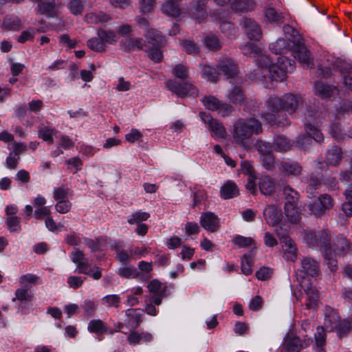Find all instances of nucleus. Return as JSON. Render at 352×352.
Returning <instances> with one entry per match:
<instances>
[{
    "instance_id": "obj_1",
    "label": "nucleus",
    "mask_w": 352,
    "mask_h": 352,
    "mask_svg": "<svg viewBox=\"0 0 352 352\" xmlns=\"http://www.w3.org/2000/svg\"><path fill=\"white\" fill-rule=\"evenodd\" d=\"M302 104V98L292 94L285 95L281 99L277 97H270L267 102V107L269 111L265 113L263 117L271 125H280L281 123L276 120V113L283 110L289 114H292L297 111Z\"/></svg>"
},
{
    "instance_id": "obj_2",
    "label": "nucleus",
    "mask_w": 352,
    "mask_h": 352,
    "mask_svg": "<svg viewBox=\"0 0 352 352\" xmlns=\"http://www.w3.org/2000/svg\"><path fill=\"white\" fill-rule=\"evenodd\" d=\"M294 61L280 56L278 58L277 64H271L268 56L261 55L258 59V69L261 72V76L265 77L269 74L272 80L283 81L285 79L287 73L294 69Z\"/></svg>"
},
{
    "instance_id": "obj_3",
    "label": "nucleus",
    "mask_w": 352,
    "mask_h": 352,
    "mask_svg": "<svg viewBox=\"0 0 352 352\" xmlns=\"http://www.w3.org/2000/svg\"><path fill=\"white\" fill-rule=\"evenodd\" d=\"M271 50L276 54H281L291 51L293 56L298 60L305 68L311 67L313 65V58L306 47L300 41H287L285 39H278L271 47Z\"/></svg>"
},
{
    "instance_id": "obj_4",
    "label": "nucleus",
    "mask_w": 352,
    "mask_h": 352,
    "mask_svg": "<svg viewBox=\"0 0 352 352\" xmlns=\"http://www.w3.org/2000/svg\"><path fill=\"white\" fill-rule=\"evenodd\" d=\"M261 131V123L255 119L239 120L234 125L233 138L237 144L248 148L252 135L258 134Z\"/></svg>"
},
{
    "instance_id": "obj_5",
    "label": "nucleus",
    "mask_w": 352,
    "mask_h": 352,
    "mask_svg": "<svg viewBox=\"0 0 352 352\" xmlns=\"http://www.w3.org/2000/svg\"><path fill=\"white\" fill-rule=\"evenodd\" d=\"M145 36L148 40L146 50L150 58L155 62H160L162 59L160 48L164 45V38L155 29L148 30Z\"/></svg>"
},
{
    "instance_id": "obj_6",
    "label": "nucleus",
    "mask_w": 352,
    "mask_h": 352,
    "mask_svg": "<svg viewBox=\"0 0 352 352\" xmlns=\"http://www.w3.org/2000/svg\"><path fill=\"white\" fill-rule=\"evenodd\" d=\"M167 88L179 97L187 96H197L198 95L197 89L192 84L185 82L183 85L177 84L174 80H168L166 82Z\"/></svg>"
},
{
    "instance_id": "obj_7",
    "label": "nucleus",
    "mask_w": 352,
    "mask_h": 352,
    "mask_svg": "<svg viewBox=\"0 0 352 352\" xmlns=\"http://www.w3.org/2000/svg\"><path fill=\"white\" fill-rule=\"evenodd\" d=\"M205 107L211 111H217L222 116H226L232 112V107L221 103L217 98L212 96H205L202 100Z\"/></svg>"
},
{
    "instance_id": "obj_8",
    "label": "nucleus",
    "mask_w": 352,
    "mask_h": 352,
    "mask_svg": "<svg viewBox=\"0 0 352 352\" xmlns=\"http://www.w3.org/2000/svg\"><path fill=\"white\" fill-rule=\"evenodd\" d=\"M199 116L204 122L208 124L212 133V136L217 139H223L226 136V131L224 126L217 120L212 119L205 112H200Z\"/></svg>"
},
{
    "instance_id": "obj_9",
    "label": "nucleus",
    "mask_w": 352,
    "mask_h": 352,
    "mask_svg": "<svg viewBox=\"0 0 352 352\" xmlns=\"http://www.w3.org/2000/svg\"><path fill=\"white\" fill-rule=\"evenodd\" d=\"M304 348L302 340L293 334H287L282 345V351L284 352H300Z\"/></svg>"
},
{
    "instance_id": "obj_10",
    "label": "nucleus",
    "mask_w": 352,
    "mask_h": 352,
    "mask_svg": "<svg viewBox=\"0 0 352 352\" xmlns=\"http://www.w3.org/2000/svg\"><path fill=\"white\" fill-rule=\"evenodd\" d=\"M200 224L206 230L214 232L219 228V219L212 212H204L200 217Z\"/></svg>"
},
{
    "instance_id": "obj_11",
    "label": "nucleus",
    "mask_w": 352,
    "mask_h": 352,
    "mask_svg": "<svg viewBox=\"0 0 352 352\" xmlns=\"http://www.w3.org/2000/svg\"><path fill=\"white\" fill-rule=\"evenodd\" d=\"M333 248L336 254L345 256L352 250V244L346 237L340 235L333 241Z\"/></svg>"
},
{
    "instance_id": "obj_12",
    "label": "nucleus",
    "mask_w": 352,
    "mask_h": 352,
    "mask_svg": "<svg viewBox=\"0 0 352 352\" xmlns=\"http://www.w3.org/2000/svg\"><path fill=\"white\" fill-rule=\"evenodd\" d=\"M301 267L300 272L311 277H317L320 274L319 263L310 257H305L301 261Z\"/></svg>"
},
{
    "instance_id": "obj_13",
    "label": "nucleus",
    "mask_w": 352,
    "mask_h": 352,
    "mask_svg": "<svg viewBox=\"0 0 352 352\" xmlns=\"http://www.w3.org/2000/svg\"><path fill=\"white\" fill-rule=\"evenodd\" d=\"M263 215L266 222L272 226L278 225L282 220V212L276 206H268L263 211Z\"/></svg>"
},
{
    "instance_id": "obj_14",
    "label": "nucleus",
    "mask_w": 352,
    "mask_h": 352,
    "mask_svg": "<svg viewBox=\"0 0 352 352\" xmlns=\"http://www.w3.org/2000/svg\"><path fill=\"white\" fill-rule=\"evenodd\" d=\"M284 211L286 218L291 223L297 224L300 221L301 212L298 204H285Z\"/></svg>"
},
{
    "instance_id": "obj_15",
    "label": "nucleus",
    "mask_w": 352,
    "mask_h": 352,
    "mask_svg": "<svg viewBox=\"0 0 352 352\" xmlns=\"http://www.w3.org/2000/svg\"><path fill=\"white\" fill-rule=\"evenodd\" d=\"M218 69L226 76L227 78H234L239 72L237 65L230 59L221 61L218 65Z\"/></svg>"
},
{
    "instance_id": "obj_16",
    "label": "nucleus",
    "mask_w": 352,
    "mask_h": 352,
    "mask_svg": "<svg viewBox=\"0 0 352 352\" xmlns=\"http://www.w3.org/2000/svg\"><path fill=\"white\" fill-rule=\"evenodd\" d=\"M243 24L250 40L259 41L261 38V28L254 21L246 19L243 21Z\"/></svg>"
},
{
    "instance_id": "obj_17",
    "label": "nucleus",
    "mask_w": 352,
    "mask_h": 352,
    "mask_svg": "<svg viewBox=\"0 0 352 352\" xmlns=\"http://www.w3.org/2000/svg\"><path fill=\"white\" fill-rule=\"evenodd\" d=\"M280 243L285 248L287 259L294 261L297 258V248L292 239L288 236H283L280 237Z\"/></svg>"
},
{
    "instance_id": "obj_18",
    "label": "nucleus",
    "mask_w": 352,
    "mask_h": 352,
    "mask_svg": "<svg viewBox=\"0 0 352 352\" xmlns=\"http://www.w3.org/2000/svg\"><path fill=\"white\" fill-rule=\"evenodd\" d=\"M306 294L307 301L305 307L307 309H316L319 300V292L318 289L311 285L304 289Z\"/></svg>"
},
{
    "instance_id": "obj_19",
    "label": "nucleus",
    "mask_w": 352,
    "mask_h": 352,
    "mask_svg": "<svg viewBox=\"0 0 352 352\" xmlns=\"http://www.w3.org/2000/svg\"><path fill=\"white\" fill-rule=\"evenodd\" d=\"M220 194L223 199H228L238 196L239 190L234 182L228 181L221 188Z\"/></svg>"
},
{
    "instance_id": "obj_20",
    "label": "nucleus",
    "mask_w": 352,
    "mask_h": 352,
    "mask_svg": "<svg viewBox=\"0 0 352 352\" xmlns=\"http://www.w3.org/2000/svg\"><path fill=\"white\" fill-rule=\"evenodd\" d=\"M258 187L261 192L264 195H272L275 192V184L269 176H264L259 179Z\"/></svg>"
},
{
    "instance_id": "obj_21",
    "label": "nucleus",
    "mask_w": 352,
    "mask_h": 352,
    "mask_svg": "<svg viewBox=\"0 0 352 352\" xmlns=\"http://www.w3.org/2000/svg\"><path fill=\"white\" fill-rule=\"evenodd\" d=\"M283 199L285 200V204H298L300 194L289 185H284L283 186Z\"/></svg>"
},
{
    "instance_id": "obj_22",
    "label": "nucleus",
    "mask_w": 352,
    "mask_h": 352,
    "mask_svg": "<svg viewBox=\"0 0 352 352\" xmlns=\"http://www.w3.org/2000/svg\"><path fill=\"white\" fill-rule=\"evenodd\" d=\"M331 234L327 230H322L318 233V245L323 249L324 253L331 251Z\"/></svg>"
},
{
    "instance_id": "obj_23",
    "label": "nucleus",
    "mask_w": 352,
    "mask_h": 352,
    "mask_svg": "<svg viewBox=\"0 0 352 352\" xmlns=\"http://www.w3.org/2000/svg\"><path fill=\"white\" fill-rule=\"evenodd\" d=\"M180 1L181 0H166V3L162 8L163 12L173 17L179 16L180 10L178 2Z\"/></svg>"
},
{
    "instance_id": "obj_24",
    "label": "nucleus",
    "mask_w": 352,
    "mask_h": 352,
    "mask_svg": "<svg viewBox=\"0 0 352 352\" xmlns=\"http://www.w3.org/2000/svg\"><path fill=\"white\" fill-rule=\"evenodd\" d=\"M314 89L315 94L322 98H329L337 92V89L335 87H331L322 82L316 83Z\"/></svg>"
},
{
    "instance_id": "obj_25",
    "label": "nucleus",
    "mask_w": 352,
    "mask_h": 352,
    "mask_svg": "<svg viewBox=\"0 0 352 352\" xmlns=\"http://www.w3.org/2000/svg\"><path fill=\"white\" fill-rule=\"evenodd\" d=\"M280 168L286 174L294 176L300 175L302 170V166L297 162H281Z\"/></svg>"
},
{
    "instance_id": "obj_26",
    "label": "nucleus",
    "mask_w": 352,
    "mask_h": 352,
    "mask_svg": "<svg viewBox=\"0 0 352 352\" xmlns=\"http://www.w3.org/2000/svg\"><path fill=\"white\" fill-rule=\"evenodd\" d=\"M334 330L340 338H343L352 331L351 322L349 320L342 319Z\"/></svg>"
},
{
    "instance_id": "obj_27",
    "label": "nucleus",
    "mask_w": 352,
    "mask_h": 352,
    "mask_svg": "<svg viewBox=\"0 0 352 352\" xmlns=\"http://www.w3.org/2000/svg\"><path fill=\"white\" fill-rule=\"evenodd\" d=\"M254 6L252 0H236L232 5V8L236 12H246L253 10Z\"/></svg>"
},
{
    "instance_id": "obj_28",
    "label": "nucleus",
    "mask_w": 352,
    "mask_h": 352,
    "mask_svg": "<svg viewBox=\"0 0 352 352\" xmlns=\"http://www.w3.org/2000/svg\"><path fill=\"white\" fill-rule=\"evenodd\" d=\"M98 37L103 40L104 44H113L118 41L117 34L112 30H105L104 29L100 28L97 33Z\"/></svg>"
},
{
    "instance_id": "obj_29",
    "label": "nucleus",
    "mask_w": 352,
    "mask_h": 352,
    "mask_svg": "<svg viewBox=\"0 0 352 352\" xmlns=\"http://www.w3.org/2000/svg\"><path fill=\"white\" fill-rule=\"evenodd\" d=\"M129 318L128 324L133 329H137L142 322V315L136 309H130L126 311Z\"/></svg>"
},
{
    "instance_id": "obj_30",
    "label": "nucleus",
    "mask_w": 352,
    "mask_h": 352,
    "mask_svg": "<svg viewBox=\"0 0 352 352\" xmlns=\"http://www.w3.org/2000/svg\"><path fill=\"white\" fill-rule=\"evenodd\" d=\"M125 50L131 51L135 50H143L144 47L147 48V45L142 43V38H131L127 39L123 44Z\"/></svg>"
},
{
    "instance_id": "obj_31",
    "label": "nucleus",
    "mask_w": 352,
    "mask_h": 352,
    "mask_svg": "<svg viewBox=\"0 0 352 352\" xmlns=\"http://www.w3.org/2000/svg\"><path fill=\"white\" fill-rule=\"evenodd\" d=\"M204 5L205 0H197V5L192 11V17L198 22H201L206 16V10L203 7Z\"/></svg>"
},
{
    "instance_id": "obj_32",
    "label": "nucleus",
    "mask_w": 352,
    "mask_h": 352,
    "mask_svg": "<svg viewBox=\"0 0 352 352\" xmlns=\"http://www.w3.org/2000/svg\"><path fill=\"white\" fill-rule=\"evenodd\" d=\"M341 160V155H329L324 160H321L318 162V168L326 169L329 166H336Z\"/></svg>"
},
{
    "instance_id": "obj_33",
    "label": "nucleus",
    "mask_w": 352,
    "mask_h": 352,
    "mask_svg": "<svg viewBox=\"0 0 352 352\" xmlns=\"http://www.w3.org/2000/svg\"><path fill=\"white\" fill-rule=\"evenodd\" d=\"M342 320L338 312L331 310L326 316L325 322L327 325H329L332 330H334Z\"/></svg>"
},
{
    "instance_id": "obj_34",
    "label": "nucleus",
    "mask_w": 352,
    "mask_h": 352,
    "mask_svg": "<svg viewBox=\"0 0 352 352\" xmlns=\"http://www.w3.org/2000/svg\"><path fill=\"white\" fill-rule=\"evenodd\" d=\"M305 129L308 135L316 142H320L323 140L324 137L322 133L316 126H312L311 123H306Z\"/></svg>"
},
{
    "instance_id": "obj_35",
    "label": "nucleus",
    "mask_w": 352,
    "mask_h": 352,
    "mask_svg": "<svg viewBox=\"0 0 352 352\" xmlns=\"http://www.w3.org/2000/svg\"><path fill=\"white\" fill-rule=\"evenodd\" d=\"M34 217L36 219H42L44 218V198L38 197L34 201Z\"/></svg>"
},
{
    "instance_id": "obj_36",
    "label": "nucleus",
    "mask_w": 352,
    "mask_h": 352,
    "mask_svg": "<svg viewBox=\"0 0 352 352\" xmlns=\"http://www.w3.org/2000/svg\"><path fill=\"white\" fill-rule=\"evenodd\" d=\"M327 333L326 331L322 327H318L317 331L315 333V341L316 345L319 349H324V346L326 344Z\"/></svg>"
},
{
    "instance_id": "obj_37",
    "label": "nucleus",
    "mask_w": 352,
    "mask_h": 352,
    "mask_svg": "<svg viewBox=\"0 0 352 352\" xmlns=\"http://www.w3.org/2000/svg\"><path fill=\"white\" fill-rule=\"evenodd\" d=\"M87 46L95 52H103L105 50L106 45L100 37L91 38L87 41Z\"/></svg>"
},
{
    "instance_id": "obj_38",
    "label": "nucleus",
    "mask_w": 352,
    "mask_h": 352,
    "mask_svg": "<svg viewBox=\"0 0 352 352\" xmlns=\"http://www.w3.org/2000/svg\"><path fill=\"white\" fill-rule=\"evenodd\" d=\"M219 74L214 68L208 65H205L203 67L202 77L208 80L215 82L218 80Z\"/></svg>"
},
{
    "instance_id": "obj_39",
    "label": "nucleus",
    "mask_w": 352,
    "mask_h": 352,
    "mask_svg": "<svg viewBox=\"0 0 352 352\" xmlns=\"http://www.w3.org/2000/svg\"><path fill=\"white\" fill-rule=\"evenodd\" d=\"M205 45L210 50H217L221 45L217 37L213 34L208 35L204 39Z\"/></svg>"
},
{
    "instance_id": "obj_40",
    "label": "nucleus",
    "mask_w": 352,
    "mask_h": 352,
    "mask_svg": "<svg viewBox=\"0 0 352 352\" xmlns=\"http://www.w3.org/2000/svg\"><path fill=\"white\" fill-rule=\"evenodd\" d=\"M69 193V188L67 186L63 185L54 190V198L56 201L67 200Z\"/></svg>"
},
{
    "instance_id": "obj_41",
    "label": "nucleus",
    "mask_w": 352,
    "mask_h": 352,
    "mask_svg": "<svg viewBox=\"0 0 352 352\" xmlns=\"http://www.w3.org/2000/svg\"><path fill=\"white\" fill-rule=\"evenodd\" d=\"M290 143L286 138L279 137L275 141L276 149L274 151L286 152L290 148Z\"/></svg>"
},
{
    "instance_id": "obj_42",
    "label": "nucleus",
    "mask_w": 352,
    "mask_h": 352,
    "mask_svg": "<svg viewBox=\"0 0 352 352\" xmlns=\"http://www.w3.org/2000/svg\"><path fill=\"white\" fill-rule=\"evenodd\" d=\"M45 226L52 231L60 230L63 225L60 223L56 224L55 221L50 217V210L45 208Z\"/></svg>"
},
{
    "instance_id": "obj_43",
    "label": "nucleus",
    "mask_w": 352,
    "mask_h": 352,
    "mask_svg": "<svg viewBox=\"0 0 352 352\" xmlns=\"http://www.w3.org/2000/svg\"><path fill=\"white\" fill-rule=\"evenodd\" d=\"M232 242L239 248H246L252 245L254 243V240L250 237L237 235L234 237Z\"/></svg>"
},
{
    "instance_id": "obj_44",
    "label": "nucleus",
    "mask_w": 352,
    "mask_h": 352,
    "mask_svg": "<svg viewBox=\"0 0 352 352\" xmlns=\"http://www.w3.org/2000/svg\"><path fill=\"white\" fill-rule=\"evenodd\" d=\"M150 217V214L145 212H136L132 214L131 219L128 220L129 223H140L142 221H146Z\"/></svg>"
},
{
    "instance_id": "obj_45",
    "label": "nucleus",
    "mask_w": 352,
    "mask_h": 352,
    "mask_svg": "<svg viewBox=\"0 0 352 352\" xmlns=\"http://www.w3.org/2000/svg\"><path fill=\"white\" fill-rule=\"evenodd\" d=\"M59 41L61 45L66 46L69 49L76 47L79 43L76 39L71 38L67 34H63L60 36Z\"/></svg>"
},
{
    "instance_id": "obj_46",
    "label": "nucleus",
    "mask_w": 352,
    "mask_h": 352,
    "mask_svg": "<svg viewBox=\"0 0 352 352\" xmlns=\"http://www.w3.org/2000/svg\"><path fill=\"white\" fill-rule=\"evenodd\" d=\"M318 201L323 206L324 210H330L333 208L334 204V201L331 195L327 194L321 195L318 199Z\"/></svg>"
},
{
    "instance_id": "obj_47",
    "label": "nucleus",
    "mask_w": 352,
    "mask_h": 352,
    "mask_svg": "<svg viewBox=\"0 0 352 352\" xmlns=\"http://www.w3.org/2000/svg\"><path fill=\"white\" fill-rule=\"evenodd\" d=\"M230 100L233 103H240L243 100V94L241 89L236 87L233 89L231 93L228 95Z\"/></svg>"
},
{
    "instance_id": "obj_48",
    "label": "nucleus",
    "mask_w": 352,
    "mask_h": 352,
    "mask_svg": "<svg viewBox=\"0 0 352 352\" xmlns=\"http://www.w3.org/2000/svg\"><path fill=\"white\" fill-rule=\"evenodd\" d=\"M173 74L178 78L186 79L188 75V68L181 64L177 65L173 69Z\"/></svg>"
},
{
    "instance_id": "obj_49",
    "label": "nucleus",
    "mask_w": 352,
    "mask_h": 352,
    "mask_svg": "<svg viewBox=\"0 0 352 352\" xmlns=\"http://www.w3.org/2000/svg\"><path fill=\"white\" fill-rule=\"evenodd\" d=\"M324 259L329 268L332 272H336L338 266L337 260L332 256L331 251L324 253Z\"/></svg>"
},
{
    "instance_id": "obj_50",
    "label": "nucleus",
    "mask_w": 352,
    "mask_h": 352,
    "mask_svg": "<svg viewBox=\"0 0 352 352\" xmlns=\"http://www.w3.org/2000/svg\"><path fill=\"white\" fill-rule=\"evenodd\" d=\"M88 329L92 333H102L104 329V322L100 320H91L89 324Z\"/></svg>"
},
{
    "instance_id": "obj_51",
    "label": "nucleus",
    "mask_w": 352,
    "mask_h": 352,
    "mask_svg": "<svg viewBox=\"0 0 352 352\" xmlns=\"http://www.w3.org/2000/svg\"><path fill=\"white\" fill-rule=\"evenodd\" d=\"M265 16L270 22H278L282 19V16L273 8H268L265 11Z\"/></svg>"
},
{
    "instance_id": "obj_52",
    "label": "nucleus",
    "mask_w": 352,
    "mask_h": 352,
    "mask_svg": "<svg viewBox=\"0 0 352 352\" xmlns=\"http://www.w3.org/2000/svg\"><path fill=\"white\" fill-rule=\"evenodd\" d=\"M119 274L126 278H138L139 272L135 267H123L120 269Z\"/></svg>"
},
{
    "instance_id": "obj_53",
    "label": "nucleus",
    "mask_w": 352,
    "mask_h": 352,
    "mask_svg": "<svg viewBox=\"0 0 352 352\" xmlns=\"http://www.w3.org/2000/svg\"><path fill=\"white\" fill-rule=\"evenodd\" d=\"M125 138L126 140L130 143L142 142V134L139 130L132 129L130 132L125 135Z\"/></svg>"
},
{
    "instance_id": "obj_54",
    "label": "nucleus",
    "mask_w": 352,
    "mask_h": 352,
    "mask_svg": "<svg viewBox=\"0 0 352 352\" xmlns=\"http://www.w3.org/2000/svg\"><path fill=\"white\" fill-rule=\"evenodd\" d=\"M273 271L267 267H262L256 272V276L258 280H266L271 278Z\"/></svg>"
},
{
    "instance_id": "obj_55",
    "label": "nucleus",
    "mask_w": 352,
    "mask_h": 352,
    "mask_svg": "<svg viewBox=\"0 0 352 352\" xmlns=\"http://www.w3.org/2000/svg\"><path fill=\"white\" fill-rule=\"evenodd\" d=\"M147 287H148V291L151 293H154L155 294H159L162 291H164V292H166V288L164 287L162 289L161 282H160L157 279H154V280H151L148 284Z\"/></svg>"
},
{
    "instance_id": "obj_56",
    "label": "nucleus",
    "mask_w": 352,
    "mask_h": 352,
    "mask_svg": "<svg viewBox=\"0 0 352 352\" xmlns=\"http://www.w3.org/2000/svg\"><path fill=\"white\" fill-rule=\"evenodd\" d=\"M256 148L260 154H271L274 151L270 144L263 141H257Z\"/></svg>"
},
{
    "instance_id": "obj_57",
    "label": "nucleus",
    "mask_w": 352,
    "mask_h": 352,
    "mask_svg": "<svg viewBox=\"0 0 352 352\" xmlns=\"http://www.w3.org/2000/svg\"><path fill=\"white\" fill-rule=\"evenodd\" d=\"M72 207V204L67 200L58 201L56 205V210L57 212L61 214L68 212Z\"/></svg>"
},
{
    "instance_id": "obj_58",
    "label": "nucleus",
    "mask_w": 352,
    "mask_h": 352,
    "mask_svg": "<svg viewBox=\"0 0 352 352\" xmlns=\"http://www.w3.org/2000/svg\"><path fill=\"white\" fill-rule=\"evenodd\" d=\"M184 50L189 54H195L199 52V47L191 41H184L182 43Z\"/></svg>"
},
{
    "instance_id": "obj_59",
    "label": "nucleus",
    "mask_w": 352,
    "mask_h": 352,
    "mask_svg": "<svg viewBox=\"0 0 352 352\" xmlns=\"http://www.w3.org/2000/svg\"><path fill=\"white\" fill-rule=\"evenodd\" d=\"M7 225L10 232H16L20 229V219L18 217H9Z\"/></svg>"
},
{
    "instance_id": "obj_60",
    "label": "nucleus",
    "mask_w": 352,
    "mask_h": 352,
    "mask_svg": "<svg viewBox=\"0 0 352 352\" xmlns=\"http://www.w3.org/2000/svg\"><path fill=\"white\" fill-rule=\"evenodd\" d=\"M262 163L266 169L269 170H273L276 163L274 155H263Z\"/></svg>"
},
{
    "instance_id": "obj_61",
    "label": "nucleus",
    "mask_w": 352,
    "mask_h": 352,
    "mask_svg": "<svg viewBox=\"0 0 352 352\" xmlns=\"http://www.w3.org/2000/svg\"><path fill=\"white\" fill-rule=\"evenodd\" d=\"M305 239L309 246L315 247L318 245V234H316L314 231H307L305 233Z\"/></svg>"
},
{
    "instance_id": "obj_62",
    "label": "nucleus",
    "mask_w": 352,
    "mask_h": 352,
    "mask_svg": "<svg viewBox=\"0 0 352 352\" xmlns=\"http://www.w3.org/2000/svg\"><path fill=\"white\" fill-rule=\"evenodd\" d=\"M140 12L142 13H147L152 11L155 0H140Z\"/></svg>"
},
{
    "instance_id": "obj_63",
    "label": "nucleus",
    "mask_w": 352,
    "mask_h": 352,
    "mask_svg": "<svg viewBox=\"0 0 352 352\" xmlns=\"http://www.w3.org/2000/svg\"><path fill=\"white\" fill-rule=\"evenodd\" d=\"M309 209L311 211V212L316 217H320L324 214V212H326L323 208V206L318 201V200L310 204Z\"/></svg>"
},
{
    "instance_id": "obj_64",
    "label": "nucleus",
    "mask_w": 352,
    "mask_h": 352,
    "mask_svg": "<svg viewBox=\"0 0 352 352\" xmlns=\"http://www.w3.org/2000/svg\"><path fill=\"white\" fill-rule=\"evenodd\" d=\"M185 231L187 235L197 234L200 228L197 223L195 222H187L185 225Z\"/></svg>"
}]
</instances>
